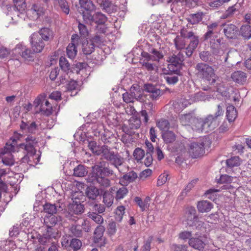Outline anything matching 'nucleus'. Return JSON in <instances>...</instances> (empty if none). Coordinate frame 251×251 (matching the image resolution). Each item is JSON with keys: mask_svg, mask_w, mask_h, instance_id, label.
I'll use <instances>...</instances> for the list:
<instances>
[{"mask_svg": "<svg viewBox=\"0 0 251 251\" xmlns=\"http://www.w3.org/2000/svg\"><path fill=\"white\" fill-rule=\"evenodd\" d=\"M185 39L181 34L176 37L174 42L177 50L174 54V74L181 75L180 70L182 69V63L184 60V53L186 49Z\"/></svg>", "mask_w": 251, "mask_h": 251, "instance_id": "f257e3e1", "label": "nucleus"}, {"mask_svg": "<svg viewBox=\"0 0 251 251\" xmlns=\"http://www.w3.org/2000/svg\"><path fill=\"white\" fill-rule=\"evenodd\" d=\"M196 70L197 71L198 75L200 77L205 79L209 84L211 85H218L220 82L219 78L215 74L214 69L208 65L199 63L196 66Z\"/></svg>", "mask_w": 251, "mask_h": 251, "instance_id": "f03ea898", "label": "nucleus"}, {"mask_svg": "<svg viewBox=\"0 0 251 251\" xmlns=\"http://www.w3.org/2000/svg\"><path fill=\"white\" fill-rule=\"evenodd\" d=\"M101 151L102 156L117 169H119V167L124 163V158L118 153L111 151L107 146H102Z\"/></svg>", "mask_w": 251, "mask_h": 251, "instance_id": "7ed1b4c3", "label": "nucleus"}, {"mask_svg": "<svg viewBox=\"0 0 251 251\" xmlns=\"http://www.w3.org/2000/svg\"><path fill=\"white\" fill-rule=\"evenodd\" d=\"M180 34L185 39H190V43L186 49L185 54L188 57L191 56L198 45L199 43V37L195 36L192 31L187 32L185 29L181 30Z\"/></svg>", "mask_w": 251, "mask_h": 251, "instance_id": "20e7f679", "label": "nucleus"}, {"mask_svg": "<svg viewBox=\"0 0 251 251\" xmlns=\"http://www.w3.org/2000/svg\"><path fill=\"white\" fill-rule=\"evenodd\" d=\"M206 140V139L203 138L200 139L198 142H194L190 144L189 153L193 158L199 157L204 154Z\"/></svg>", "mask_w": 251, "mask_h": 251, "instance_id": "39448f33", "label": "nucleus"}, {"mask_svg": "<svg viewBox=\"0 0 251 251\" xmlns=\"http://www.w3.org/2000/svg\"><path fill=\"white\" fill-rule=\"evenodd\" d=\"M14 50L25 61H33L34 59L35 52L22 44L17 45L14 48Z\"/></svg>", "mask_w": 251, "mask_h": 251, "instance_id": "423d86ee", "label": "nucleus"}, {"mask_svg": "<svg viewBox=\"0 0 251 251\" xmlns=\"http://www.w3.org/2000/svg\"><path fill=\"white\" fill-rule=\"evenodd\" d=\"M188 244L190 247L196 250L203 251L206 244V239L205 237L199 235L197 233L195 236L189 240Z\"/></svg>", "mask_w": 251, "mask_h": 251, "instance_id": "0eeeda50", "label": "nucleus"}, {"mask_svg": "<svg viewBox=\"0 0 251 251\" xmlns=\"http://www.w3.org/2000/svg\"><path fill=\"white\" fill-rule=\"evenodd\" d=\"M31 48L35 53L41 52L45 46L44 41L38 33L34 32L30 36Z\"/></svg>", "mask_w": 251, "mask_h": 251, "instance_id": "6e6552de", "label": "nucleus"}, {"mask_svg": "<svg viewBox=\"0 0 251 251\" xmlns=\"http://www.w3.org/2000/svg\"><path fill=\"white\" fill-rule=\"evenodd\" d=\"M25 143L20 144L19 146L26 151L27 154L33 155L35 154V145L38 143L34 136L28 135L25 139Z\"/></svg>", "mask_w": 251, "mask_h": 251, "instance_id": "1a4fd4ad", "label": "nucleus"}, {"mask_svg": "<svg viewBox=\"0 0 251 251\" xmlns=\"http://www.w3.org/2000/svg\"><path fill=\"white\" fill-rule=\"evenodd\" d=\"M84 21L86 23L92 24L95 23L98 25L104 24L107 21V17L101 12H98L92 15L85 14L84 15Z\"/></svg>", "mask_w": 251, "mask_h": 251, "instance_id": "9d476101", "label": "nucleus"}, {"mask_svg": "<svg viewBox=\"0 0 251 251\" xmlns=\"http://www.w3.org/2000/svg\"><path fill=\"white\" fill-rule=\"evenodd\" d=\"M141 121L140 119L132 117L128 121V125L125 124L123 127V131L126 134L132 135L134 132V129H137L140 127Z\"/></svg>", "mask_w": 251, "mask_h": 251, "instance_id": "9b49d317", "label": "nucleus"}, {"mask_svg": "<svg viewBox=\"0 0 251 251\" xmlns=\"http://www.w3.org/2000/svg\"><path fill=\"white\" fill-rule=\"evenodd\" d=\"M97 2L100 9L108 14H111L117 11L118 6L110 0H97Z\"/></svg>", "mask_w": 251, "mask_h": 251, "instance_id": "f8f14e48", "label": "nucleus"}, {"mask_svg": "<svg viewBox=\"0 0 251 251\" xmlns=\"http://www.w3.org/2000/svg\"><path fill=\"white\" fill-rule=\"evenodd\" d=\"M14 149L15 147L14 146L6 144L4 149V151L1 152L2 154H7L2 159V161L4 164L9 166L14 164L15 160L13 158V156L10 153V152L14 151Z\"/></svg>", "mask_w": 251, "mask_h": 251, "instance_id": "ddd939ff", "label": "nucleus"}, {"mask_svg": "<svg viewBox=\"0 0 251 251\" xmlns=\"http://www.w3.org/2000/svg\"><path fill=\"white\" fill-rule=\"evenodd\" d=\"M144 90L149 93L148 96L152 100H156L161 95V90L157 86L151 83L144 84Z\"/></svg>", "mask_w": 251, "mask_h": 251, "instance_id": "4468645a", "label": "nucleus"}, {"mask_svg": "<svg viewBox=\"0 0 251 251\" xmlns=\"http://www.w3.org/2000/svg\"><path fill=\"white\" fill-rule=\"evenodd\" d=\"M173 56H169L167 60L168 62L167 67L162 69L163 78L168 84L173 83Z\"/></svg>", "mask_w": 251, "mask_h": 251, "instance_id": "2eb2a0df", "label": "nucleus"}, {"mask_svg": "<svg viewBox=\"0 0 251 251\" xmlns=\"http://www.w3.org/2000/svg\"><path fill=\"white\" fill-rule=\"evenodd\" d=\"M75 37H78V36L76 34L73 35L71 37V42L69 44L66 48L67 55L70 59L75 58L77 52V47L75 44L77 43L78 39H75Z\"/></svg>", "mask_w": 251, "mask_h": 251, "instance_id": "dca6fc26", "label": "nucleus"}, {"mask_svg": "<svg viewBox=\"0 0 251 251\" xmlns=\"http://www.w3.org/2000/svg\"><path fill=\"white\" fill-rule=\"evenodd\" d=\"M103 191L102 189H98L94 186H87L85 190L86 197L92 201H94L98 196H100Z\"/></svg>", "mask_w": 251, "mask_h": 251, "instance_id": "f3484780", "label": "nucleus"}, {"mask_svg": "<svg viewBox=\"0 0 251 251\" xmlns=\"http://www.w3.org/2000/svg\"><path fill=\"white\" fill-rule=\"evenodd\" d=\"M79 3L81 8L85 10L82 12L83 20L85 14H91L96 9V6L91 0H79Z\"/></svg>", "mask_w": 251, "mask_h": 251, "instance_id": "a211bd4d", "label": "nucleus"}, {"mask_svg": "<svg viewBox=\"0 0 251 251\" xmlns=\"http://www.w3.org/2000/svg\"><path fill=\"white\" fill-rule=\"evenodd\" d=\"M89 180L91 182L96 181L100 186L104 187H108L110 185V181L108 178L101 175H99L98 173L95 172L92 174Z\"/></svg>", "mask_w": 251, "mask_h": 251, "instance_id": "6ab92c4d", "label": "nucleus"}, {"mask_svg": "<svg viewBox=\"0 0 251 251\" xmlns=\"http://www.w3.org/2000/svg\"><path fill=\"white\" fill-rule=\"evenodd\" d=\"M68 210L69 214L71 215L81 214L84 211V205L81 204L79 201L75 200L72 204L69 205Z\"/></svg>", "mask_w": 251, "mask_h": 251, "instance_id": "aec40b11", "label": "nucleus"}, {"mask_svg": "<svg viewBox=\"0 0 251 251\" xmlns=\"http://www.w3.org/2000/svg\"><path fill=\"white\" fill-rule=\"evenodd\" d=\"M205 132H208L213 130L217 126V121L215 117L212 115H208L204 119H203Z\"/></svg>", "mask_w": 251, "mask_h": 251, "instance_id": "412c9836", "label": "nucleus"}, {"mask_svg": "<svg viewBox=\"0 0 251 251\" xmlns=\"http://www.w3.org/2000/svg\"><path fill=\"white\" fill-rule=\"evenodd\" d=\"M241 7L240 3H236L235 4L228 7L221 16V19H226L231 18L234 16L236 13H239Z\"/></svg>", "mask_w": 251, "mask_h": 251, "instance_id": "4be33fe9", "label": "nucleus"}, {"mask_svg": "<svg viewBox=\"0 0 251 251\" xmlns=\"http://www.w3.org/2000/svg\"><path fill=\"white\" fill-rule=\"evenodd\" d=\"M184 153H185V148L182 143L178 144V147H176L175 150H174V156L177 155L176 158V163L178 165H180L184 160Z\"/></svg>", "mask_w": 251, "mask_h": 251, "instance_id": "5701e85b", "label": "nucleus"}, {"mask_svg": "<svg viewBox=\"0 0 251 251\" xmlns=\"http://www.w3.org/2000/svg\"><path fill=\"white\" fill-rule=\"evenodd\" d=\"M114 190H115V188L112 187L109 190L103 192V202L107 207L111 206L113 203L114 198H115L113 195Z\"/></svg>", "mask_w": 251, "mask_h": 251, "instance_id": "b1692460", "label": "nucleus"}, {"mask_svg": "<svg viewBox=\"0 0 251 251\" xmlns=\"http://www.w3.org/2000/svg\"><path fill=\"white\" fill-rule=\"evenodd\" d=\"M225 27L224 29V32L227 38L233 39L237 36L238 29L235 25L229 24L227 25H225Z\"/></svg>", "mask_w": 251, "mask_h": 251, "instance_id": "393cba45", "label": "nucleus"}, {"mask_svg": "<svg viewBox=\"0 0 251 251\" xmlns=\"http://www.w3.org/2000/svg\"><path fill=\"white\" fill-rule=\"evenodd\" d=\"M37 33L44 41H50L53 40V32L48 27L42 28Z\"/></svg>", "mask_w": 251, "mask_h": 251, "instance_id": "a878e982", "label": "nucleus"}, {"mask_svg": "<svg viewBox=\"0 0 251 251\" xmlns=\"http://www.w3.org/2000/svg\"><path fill=\"white\" fill-rule=\"evenodd\" d=\"M14 6L7 5V9H13L14 10L17 11L20 13H23L25 11L26 7V4L25 0H13Z\"/></svg>", "mask_w": 251, "mask_h": 251, "instance_id": "bb28decb", "label": "nucleus"}, {"mask_svg": "<svg viewBox=\"0 0 251 251\" xmlns=\"http://www.w3.org/2000/svg\"><path fill=\"white\" fill-rule=\"evenodd\" d=\"M20 128L23 130H26L29 133H35L38 130V126L35 122L25 123L22 121Z\"/></svg>", "mask_w": 251, "mask_h": 251, "instance_id": "cd10ccee", "label": "nucleus"}, {"mask_svg": "<svg viewBox=\"0 0 251 251\" xmlns=\"http://www.w3.org/2000/svg\"><path fill=\"white\" fill-rule=\"evenodd\" d=\"M88 205L89 206V211L97 214H101L105 211V206L101 204H97L94 201H88Z\"/></svg>", "mask_w": 251, "mask_h": 251, "instance_id": "c85d7f7f", "label": "nucleus"}, {"mask_svg": "<svg viewBox=\"0 0 251 251\" xmlns=\"http://www.w3.org/2000/svg\"><path fill=\"white\" fill-rule=\"evenodd\" d=\"M213 204L208 201H201L198 202L197 208L200 212H208L213 208Z\"/></svg>", "mask_w": 251, "mask_h": 251, "instance_id": "c756f323", "label": "nucleus"}, {"mask_svg": "<svg viewBox=\"0 0 251 251\" xmlns=\"http://www.w3.org/2000/svg\"><path fill=\"white\" fill-rule=\"evenodd\" d=\"M195 117L194 113L191 112L180 115L179 120L183 126H189L192 125Z\"/></svg>", "mask_w": 251, "mask_h": 251, "instance_id": "7c9ffc66", "label": "nucleus"}, {"mask_svg": "<svg viewBox=\"0 0 251 251\" xmlns=\"http://www.w3.org/2000/svg\"><path fill=\"white\" fill-rule=\"evenodd\" d=\"M95 47V45L90 40H85L82 43V50L85 55H90L94 52Z\"/></svg>", "mask_w": 251, "mask_h": 251, "instance_id": "2f4dec72", "label": "nucleus"}, {"mask_svg": "<svg viewBox=\"0 0 251 251\" xmlns=\"http://www.w3.org/2000/svg\"><path fill=\"white\" fill-rule=\"evenodd\" d=\"M104 230L105 228L101 225L97 226L94 233V241L95 243H98L103 240V235Z\"/></svg>", "mask_w": 251, "mask_h": 251, "instance_id": "473e14b6", "label": "nucleus"}, {"mask_svg": "<svg viewBox=\"0 0 251 251\" xmlns=\"http://www.w3.org/2000/svg\"><path fill=\"white\" fill-rule=\"evenodd\" d=\"M231 78L234 81L242 84L246 81L247 75L244 72L239 71L232 73Z\"/></svg>", "mask_w": 251, "mask_h": 251, "instance_id": "72a5a7b5", "label": "nucleus"}, {"mask_svg": "<svg viewBox=\"0 0 251 251\" xmlns=\"http://www.w3.org/2000/svg\"><path fill=\"white\" fill-rule=\"evenodd\" d=\"M149 52L151 53V60L154 61H159L162 59L164 55L161 50H158L153 47H150L149 49Z\"/></svg>", "mask_w": 251, "mask_h": 251, "instance_id": "f704fd0d", "label": "nucleus"}, {"mask_svg": "<svg viewBox=\"0 0 251 251\" xmlns=\"http://www.w3.org/2000/svg\"><path fill=\"white\" fill-rule=\"evenodd\" d=\"M192 129L197 132H205L203 119L195 117L192 124Z\"/></svg>", "mask_w": 251, "mask_h": 251, "instance_id": "c9c22d12", "label": "nucleus"}, {"mask_svg": "<svg viewBox=\"0 0 251 251\" xmlns=\"http://www.w3.org/2000/svg\"><path fill=\"white\" fill-rule=\"evenodd\" d=\"M156 125L159 129L162 131V133L173 128V127L170 126L169 121L164 119L157 120Z\"/></svg>", "mask_w": 251, "mask_h": 251, "instance_id": "e433bc0d", "label": "nucleus"}, {"mask_svg": "<svg viewBox=\"0 0 251 251\" xmlns=\"http://www.w3.org/2000/svg\"><path fill=\"white\" fill-rule=\"evenodd\" d=\"M237 116L236 108L232 105H228L226 108V117L229 122H233Z\"/></svg>", "mask_w": 251, "mask_h": 251, "instance_id": "4c0bfd02", "label": "nucleus"}, {"mask_svg": "<svg viewBox=\"0 0 251 251\" xmlns=\"http://www.w3.org/2000/svg\"><path fill=\"white\" fill-rule=\"evenodd\" d=\"M171 178V174L167 171H165L158 177L157 181V186H161L168 181Z\"/></svg>", "mask_w": 251, "mask_h": 251, "instance_id": "58836bf2", "label": "nucleus"}, {"mask_svg": "<svg viewBox=\"0 0 251 251\" xmlns=\"http://www.w3.org/2000/svg\"><path fill=\"white\" fill-rule=\"evenodd\" d=\"M241 159L237 156H232L226 160V166L229 168L238 167L241 164Z\"/></svg>", "mask_w": 251, "mask_h": 251, "instance_id": "ea45409f", "label": "nucleus"}, {"mask_svg": "<svg viewBox=\"0 0 251 251\" xmlns=\"http://www.w3.org/2000/svg\"><path fill=\"white\" fill-rule=\"evenodd\" d=\"M87 174V171L85 166L79 164L74 169L73 175L76 177H83Z\"/></svg>", "mask_w": 251, "mask_h": 251, "instance_id": "a19ab883", "label": "nucleus"}, {"mask_svg": "<svg viewBox=\"0 0 251 251\" xmlns=\"http://www.w3.org/2000/svg\"><path fill=\"white\" fill-rule=\"evenodd\" d=\"M115 190H114L115 198L117 201L123 199L128 193V190L125 187H122L118 189L115 187Z\"/></svg>", "mask_w": 251, "mask_h": 251, "instance_id": "79ce46f5", "label": "nucleus"}, {"mask_svg": "<svg viewBox=\"0 0 251 251\" xmlns=\"http://www.w3.org/2000/svg\"><path fill=\"white\" fill-rule=\"evenodd\" d=\"M137 177V174L133 172H129V173L125 174L121 179V181L125 183H129L133 182Z\"/></svg>", "mask_w": 251, "mask_h": 251, "instance_id": "37998d69", "label": "nucleus"}, {"mask_svg": "<svg viewBox=\"0 0 251 251\" xmlns=\"http://www.w3.org/2000/svg\"><path fill=\"white\" fill-rule=\"evenodd\" d=\"M240 33L245 39H249L251 38V26L248 25H242L240 28Z\"/></svg>", "mask_w": 251, "mask_h": 251, "instance_id": "c03bdc74", "label": "nucleus"}, {"mask_svg": "<svg viewBox=\"0 0 251 251\" xmlns=\"http://www.w3.org/2000/svg\"><path fill=\"white\" fill-rule=\"evenodd\" d=\"M96 173H98L99 175H101L105 177H108L114 174L113 171L108 167L102 168L100 166H98L96 169Z\"/></svg>", "mask_w": 251, "mask_h": 251, "instance_id": "a18cd8bd", "label": "nucleus"}, {"mask_svg": "<svg viewBox=\"0 0 251 251\" xmlns=\"http://www.w3.org/2000/svg\"><path fill=\"white\" fill-rule=\"evenodd\" d=\"M203 15L202 12L191 14L188 18V21L192 25L198 24L202 20Z\"/></svg>", "mask_w": 251, "mask_h": 251, "instance_id": "49530a36", "label": "nucleus"}, {"mask_svg": "<svg viewBox=\"0 0 251 251\" xmlns=\"http://www.w3.org/2000/svg\"><path fill=\"white\" fill-rule=\"evenodd\" d=\"M87 216L99 225H101L103 223V218L100 214L92 212H88L87 214Z\"/></svg>", "mask_w": 251, "mask_h": 251, "instance_id": "de8ad7c7", "label": "nucleus"}, {"mask_svg": "<svg viewBox=\"0 0 251 251\" xmlns=\"http://www.w3.org/2000/svg\"><path fill=\"white\" fill-rule=\"evenodd\" d=\"M57 218L53 215L46 216L44 219V223L47 227L53 226L57 224Z\"/></svg>", "mask_w": 251, "mask_h": 251, "instance_id": "09e8293b", "label": "nucleus"}, {"mask_svg": "<svg viewBox=\"0 0 251 251\" xmlns=\"http://www.w3.org/2000/svg\"><path fill=\"white\" fill-rule=\"evenodd\" d=\"M59 66L62 71L66 73H68L71 70L70 64L65 57L61 56L60 58Z\"/></svg>", "mask_w": 251, "mask_h": 251, "instance_id": "8fccbe9b", "label": "nucleus"}, {"mask_svg": "<svg viewBox=\"0 0 251 251\" xmlns=\"http://www.w3.org/2000/svg\"><path fill=\"white\" fill-rule=\"evenodd\" d=\"M56 1L61 8L62 11L66 15L70 12V6L66 0H54Z\"/></svg>", "mask_w": 251, "mask_h": 251, "instance_id": "3c124183", "label": "nucleus"}, {"mask_svg": "<svg viewBox=\"0 0 251 251\" xmlns=\"http://www.w3.org/2000/svg\"><path fill=\"white\" fill-rule=\"evenodd\" d=\"M71 233L75 236L80 237L82 235V230L78 224L72 225L70 229Z\"/></svg>", "mask_w": 251, "mask_h": 251, "instance_id": "603ef678", "label": "nucleus"}, {"mask_svg": "<svg viewBox=\"0 0 251 251\" xmlns=\"http://www.w3.org/2000/svg\"><path fill=\"white\" fill-rule=\"evenodd\" d=\"M115 137L109 132H105L101 136V140L104 144H110L114 141Z\"/></svg>", "mask_w": 251, "mask_h": 251, "instance_id": "864d4df0", "label": "nucleus"}, {"mask_svg": "<svg viewBox=\"0 0 251 251\" xmlns=\"http://www.w3.org/2000/svg\"><path fill=\"white\" fill-rule=\"evenodd\" d=\"M44 210L46 213L53 215L57 212V206L55 204L47 203L44 205Z\"/></svg>", "mask_w": 251, "mask_h": 251, "instance_id": "5fc2aeb1", "label": "nucleus"}, {"mask_svg": "<svg viewBox=\"0 0 251 251\" xmlns=\"http://www.w3.org/2000/svg\"><path fill=\"white\" fill-rule=\"evenodd\" d=\"M162 137L166 144L172 143L173 142V131L170 129L162 133Z\"/></svg>", "mask_w": 251, "mask_h": 251, "instance_id": "6e6d98bb", "label": "nucleus"}, {"mask_svg": "<svg viewBox=\"0 0 251 251\" xmlns=\"http://www.w3.org/2000/svg\"><path fill=\"white\" fill-rule=\"evenodd\" d=\"M89 40L93 43L95 46H100L103 42V36L99 34H96L92 37Z\"/></svg>", "mask_w": 251, "mask_h": 251, "instance_id": "4d7b16f0", "label": "nucleus"}, {"mask_svg": "<svg viewBox=\"0 0 251 251\" xmlns=\"http://www.w3.org/2000/svg\"><path fill=\"white\" fill-rule=\"evenodd\" d=\"M200 57L201 59L206 62L213 63V58L212 55L208 51H202L200 53Z\"/></svg>", "mask_w": 251, "mask_h": 251, "instance_id": "13d9d810", "label": "nucleus"}, {"mask_svg": "<svg viewBox=\"0 0 251 251\" xmlns=\"http://www.w3.org/2000/svg\"><path fill=\"white\" fill-rule=\"evenodd\" d=\"M125 208L124 206H118L115 211V219L118 222H121L125 212Z\"/></svg>", "mask_w": 251, "mask_h": 251, "instance_id": "bf43d9fd", "label": "nucleus"}, {"mask_svg": "<svg viewBox=\"0 0 251 251\" xmlns=\"http://www.w3.org/2000/svg\"><path fill=\"white\" fill-rule=\"evenodd\" d=\"M38 242L43 245L51 243V238L45 233L42 235L38 234L37 236Z\"/></svg>", "mask_w": 251, "mask_h": 251, "instance_id": "052dcab7", "label": "nucleus"}, {"mask_svg": "<svg viewBox=\"0 0 251 251\" xmlns=\"http://www.w3.org/2000/svg\"><path fill=\"white\" fill-rule=\"evenodd\" d=\"M88 147L89 149H90L93 152L96 153L97 155H102V146L100 147L99 150H98V147L97 145V143L95 141H91L89 142Z\"/></svg>", "mask_w": 251, "mask_h": 251, "instance_id": "680f3d73", "label": "nucleus"}, {"mask_svg": "<svg viewBox=\"0 0 251 251\" xmlns=\"http://www.w3.org/2000/svg\"><path fill=\"white\" fill-rule=\"evenodd\" d=\"M46 233L51 239H56L59 236L58 231L52 227H47Z\"/></svg>", "mask_w": 251, "mask_h": 251, "instance_id": "e2e57ef3", "label": "nucleus"}, {"mask_svg": "<svg viewBox=\"0 0 251 251\" xmlns=\"http://www.w3.org/2000/svg\"><path fill=\"white\" fill-rule=\"evenodd\" d=\"M81 246V241L76 238L72 239L70 243V247L75 251L78 250Z\"/></svg>", "mask_w": 251, "mask_h": 251, "instance_id": "0e129e2a", "label": "nucleus"}, {"mask_svg": "<svg viewBox=\"0 0 251 251\" xmlns=\"http://www.w3.org/2000/svg\"><path fill=\"white\" fill-rule=\"evenodd\" d=\"M52 110V107H47L43 104L41 105L39 111H37L36 113L41 112L45 115L49 116L51 114Z\"/></svg>", "mask_w": 251, "mask_h": 251, "instance_id": "69168bd1", "label": "nucleus"}, {"mask_svg": "<svg viewBox=\"0 0 251 251\" xmlns=\"http://www.w3.org/2000/svg\"><path fill=\"white\" fill-rule=\"evenodd\" d=\"M175 108H176V105H178L180 108H183L187 107L188 105L190 104V102L188 100H186L184 98H181L180 100H177L176 101Z\"/></svg>", "mask_w": 251, "mask_h": 251, "instance_id": "338daca9", "label": "nucleus"}, {"mask_svg": "<svg viewBox=\"0 0 251 251\" xmlns=\"http://www.w3.org/2000/svg\"><path fill=\"white\" fill-rule=\"evenodd\" d=\"M145 155V151L140 148H136L133 152V156L136 160L140 161Z\"/></svg>", "mask_w": 251, "mask_h": 251, "instance_id": "774afa93", "label": "nucleus"}]
</instances>
